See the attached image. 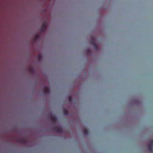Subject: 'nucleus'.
<instances>
[{
    "label": "nucleus",
    "mask_w": 153,
    "mask_h": 153,
    "mask_svg": "<svg viewBox=\"0 0 153 153\" xmlns=\"http://www.w3.org/2000/svg\"><path fill=\"white\" fill-rule=\"evenodd\" d=\"M53 128L54 130L57 132L62 133L63 132L62 129L61 128L54 127Z\"/></svg>",
    "instance_id": "nucleus-2"
},
{
    "label": "nucleus",
    "mask_w": 153,
    "mask_h": 153,
    "mask_svg": "<svg viewBox=\"0 0 153 153\" xmlns=\"http://www.w3.org/2000/svg\"><path fill=\"white\" fill-rule=\"evenodd\" d=\"M152 146H153V140H152L150 141Z\"/></svg>",
    "instance_id": "nucleus-14"
},
{
    "label": "nucleus",
    "mask_w": 153,
    "mask_h": 153,
    "mask_svg": "<svg viewBox=\"0 0 153 153\" xmlns=\"http://www.w3.org/2000/svg\"><path fill=\"white\" fill-rule=\"evenodd\" d=\"M64 113L66 115H67L68 114V112L67 109H64Z\"/></svg>",
    "instance_id": "nucleus-10"
},
{
    "label": "nucleus",
    "mask_w": 153,
    "mask_h": 153,
    "mask_svg": "<svg viewBox=\"0 0 153 153\" xmlns=\"http://www.w3.org/2000/svg\"><path fill=\"white\" fill-rule=\"evenodd\" d=\"M43 90L44 92L46 94L48 93L50 91L49 87L47 86L44 87Z\"/></svg>",
    "instance_id": "nucleus-4"
},
{
    "label": "nucleus",
    "mask_w": 153,
    "mask_h": 153,
    "mask_svg": "<svg viewBox=\"0 0 153 153\" xmlns=\"http://www.w3.org/2000/svg\"><path fill=\"white\" fill-rule=\"evenodd\" d=\"M41 55H39L38 56L37 59L38 60H40L41 59Z\"/></svg>",
    "instance_id": "nucleus-13"
},
{
    "label": "nucleus",
    "mask_w": 153,
    "mask_h": 153,
    "mask_svg": "<svg viewBox=\"0 0 153 153\" xmlns=\"http://www.w3.org/2000/svg\"><path fill=\"white\" fill-rule=\"evenodd\" d=\"M68 100L70 102H71L72 101V98L71 97H69L68 98Z\"/></svg>",
    "instance_id": "nucleus-11"
},
{
    "label": "nucleus",
    "mask_w": 153,
    "mask_h": 153,
    "mask_svg": "<svg viewBox=\"0 0 153 153\" xmlns=\"http://www.w3.org/2000/svg\"><path fill=\"white\" fill-rule=\"evenodd\" d=\"M47 26V24L46 22H45L43 24L42 26V30L43 32L46 29Z\"/></svg>",
    "instance_id": "nucleus-7"
},
{
    "label": "nucleus",
    "mask_w": 153,
    "mask_h": 153,
    "mask_svg": "<svg viewBox=\"0 0 153 153\" xmlns=\"http://www.w3.org/2000/svg\"><path fill=\"white\" fill-rule=\"evenodd\" d=\"M50 119L51 120L53 121V123H55L57 120V118L54 115H52L50 117Z\"/></svg>",
    "instance_id": "nucleus-5"
},
{
    "label": "nucleus",
    "mask_w": 153,
    "mask_h": 153,
    "mask_svg": "<svg viewBox=\"0 0 153 153\" xmlns=\"http://www.w3.org/2000/svg\"><path fill=\"white\" fill-rule=\"evenodd\" d=\"M91 43L95 48L96 49H97V45L95 42V40L94 38H92L91 39Z\"/></svg>",
    "instance_id": "nucleus-3"
},
{
    "label": "nucleus",
    "mask_w": 153,
    "mask_h": 153,
    "mask_svg": "<svg viewBox=\"0 0 153 153\" xmlns=\"http://www.w3.org/2000/svg\"><path fill=\"white\" fill-rule=\"evenodd\" d=\"M152 146H151L150 145H149L148 146V150L150 152H152L153 150V149L152 147Z\"/></svg>",
    "instance_id": "nucleus-8"
},
{
    "label": "nucleus",
    "mask_w": 153,
    "mask_h": 153,
    "mask_svg": "<svg viewBox=\"0 0 153 153\" xmlns=\"http://www.w3.org/2000/svg\"><path fill=\"white\" fill-rule=\"evenodd\" d=\"M15 139H16L17 142L19 143L26 144L27 143V140L26 139L23 138H17L16 137H15Z\"/></svg>",
    "instance_id": "nucleus-1"
},
{
    "label": "nucleus",
    "mask_w": 153,
    "mask_h": 153,
    "mask_svg": "<svg viewBox=\"0 0 153 153\" xmlns=\"http://www.w3.org/2000/svg\"><path fill=\"white\" fill-rule=\"evenodd\" d=\"M39 37V36L38 35H37L34 38V40L37 39Z\"/></svg>",
    "instance_id": "nucleus-12"
},
{
    "label": "nucleus",
    "mask_w": 153,
    "mask_h": 153,
    "mask_svg": "<svg viewBox=\"0 0 153 153\" xmlns=\"http://www.w3.org/2000/svg\"><path fill=\"white\" fill-rule=\"evenodd\" d=\"M84 133L86 135H88L89 133V130L87 128H85L83 130Z\"/></svg>",
    "instance_id": "nucleus-9"
},
{
    "label": "nucleus",
    "mask_w": 153,
    "mask_h": 153,
    "mask_svg": "<svg viewBox=\"0 0 153 153\" xmlns=\"http://www.w3.org/2000/svg\"><path fill=\"white\" fill-rule=\"evenodd\" d=\"M88 52H90V51H89V50H88Z\"/></svg>",
    "instance_id": "nucleus-15"
},
{
    "label": "nucleus",
    "mask_w": 153,
    "mask_h": 153,
    "mask_svg": "<svg viewBox=\"0 0 153 153\" xmlns=\"http://www.w3.org/2000/svg\"><path fill=\"white\" fill-rule=\"evenodd\" d=\"M28 70L30 74H33L34 73V69L32 66H29Z\"/></svg>",
    "instance_id": "nucleus-6"
}]
</instances>
